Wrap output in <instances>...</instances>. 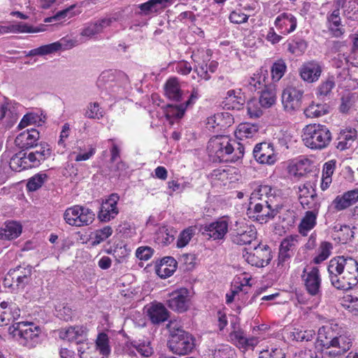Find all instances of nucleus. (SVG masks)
Wrapping results in <instances>:
<instances>
[{
  "mask_svg": "<svg viewBox=\"0 0 358 358\" xmlns=\"http://www.w3.org/2000/svg\"><path fill=\"white\" fill-rule=\"evenodd\" d=\"M327 271L331 285L337 289L350 290L358 283V263L351 257L332 258Z\"/></svg>",
  "mask_w": 358,
  "mask_h": 358,
  "instance_id": "obj_1",
  "label": "nucleus"
},
{
  "mask_svg": "<svg viewBox=\"0 0 358 358\" xmlns=\"http://www.w3.org/2000/svg\"><path fill=\"white\" fill-rule=\"evenodd\" d=\"M254 206L256 219L260 223H266L278 215L281 209L275 203V192L268 185H260L250 195V203Z\"/></svg>",
  "mask_w": 358,
  "mask_h": 358,
  "instance_id": "obj_2",
  "label": "nucleus"
},
{
  "mask_svg": "<svg viewBox=\"0 0 358 358\" xmlns=\"http://www.w3.org/2000/svg\"><path fill=\"white\" fill-rule=\"evenodd\" d=\"M207 150L214 161L220 162H236L243 157L244 154L243 145L228 136L212 137L208 143Z\"/></svg>",
  "mask_w": 358,
  "mask_h": 358,
  "instance_id": "obj_3",
  "label": "nucleus"
},
{
  "mask_svg": "<svg viewBox=\"0 0 358 358\" xmlns=\"http://www.w3.org/2000/svg\"><path fill=\"white\" fill-rule=\"evenodd\" d=\"M166 327L169 331L167 345L173 353L185 355L192 351L195 347L194 338L182 328L178 321L171 320Z\"/></svg>",
  "mask_w": 358,
  "mask_h": 358,
  "instance_id": "obj_4",
  "label": "nucleus"
},
{
  "mask_svg": "<svg viewBox=\"0 0 358 358\" xmlns=\"http://www.w3.org/2000/svg\"><path fill=\"white\" fill-rule=\"evenodd\" d=\"M302 140L308 148L321 150L330 144L332 135L327 126L321 124H310L303 129Z\"/></svg>",
  "mask_w": 358,
  "mask_h": 358,
  "instance_id": "obj_5",
  "label": "nucleus"
},
{
  "mask_svg": "<svg viewBox=\"0 0 358 358\" xmlns=\"http://www.w3.org/2000/svg\"><path fill=\"white\" fill-rule=\"evenodd\" d=\"M10 331L21 345L29 348H34L40 342L41 329L33 322H17L10 328Z\"/></svg>",
  "mask_w": 358,
  "mask_h": 358,
  "instance_id": "obj_6",
  "label": "nucleus"
},
{
  "mask_svg": "<svg viewBox=\"0 0 358 358\" xmlns=\"http://www.w3.org/2000/svg\"><path fill=\"white\" fill-rule=\"evenodd\" d=\"M94 216L92 210L78 205L67 208L64 213L65 222L68 224L75 227H83L92 224Z\"/></svg>",
  "mask_w": 358,
  "mask_h": 358,
  "instance_id": "obj_7",
  "label": "nucleus"
},
{
  "mask_svg": "<svg viewBox=\"0 0 358 358\" xmlns=\"http://www.w3.org/2000/svg\"><path fill=\"white\" fill-rule=\"evenodd\" d=\"M243 257L249 264L256 267H264L271 260V250L267 245L259 244L253 248H245Z\"/></svg>",
  "mask_w": 358,
  "mask_h": 358,
  "instance_id": "obj_8",
  "label": "nucleus"
},
{
  "mask_svg": "<svg viewBox=\"0 0 358 358\" xmlns=\"http://www.w3.org/2000/svg\"><path fill=\"white\" fill-rule=\"evenodd\" d=\"M352 345V338L350 334L343 328L331 343L330 348L325 350L324 354L329 358H342L350 350Z\"/></svg>",
  "mask_w": 358,
  "mask_h": 358,
  "instance_id": "obj_9",
  "label": "nucleus"
},
{
  "mask_svg": "<svg viewBox=\"0 0 358 358\" xmlns=\"http://www.w3.org/2000/svg\"><path fill=\"white\" fill-rule=\"evenodd\" d=\"M256 234L255 229L244 222H236L229 229L231 241L240 245L250 244L256 238Z\"/></svg>",
  "mask_w": 358,
  "mask_h": 358,
  "instance_id": "obj_10",
  "label": "nucleus"
},
{
  "mask_svg": "<svg viewBox=\"0 0 358 358\" xmlns=\"http://www.w3.org/2000/svg\"><path fill=\"white\" fill-rule=\"evenodd\" d=\"M303 91L295 87H287L282 94V104L285 112L294 114L301 106Z\"/></svg>",
  "mask_w": 358,
  "mask_h": 358,
  "instance_id": "obj_11",
  "label": "nucleus"
},
{
  "mask_svg": "<svg viewBox=\"0 0 358 358\" xmlns=\"http://www.w3.org/2000/svg\"><path fill=\"white\" fill-rule=\"evenodd\" d=\"M301 278L309 294L314 296L321 295L322 278L317 267H305Z\"/></svg>",
  "mask_w": 358,
  "mask_h": 358,
  "instance_id": "obj_12",
  "label": "nucleus"
},
{
  "mask_svg": "<svg viewBox=\"0 0 358 358\" xmlns=\"http://www.w3.org/2000/svg\"><path fill=\"white\" fill-rule=\"evenodd\" d=\"M190 299L189 291L186 288H181L169 294L167 305L174 311L183 313L189 308Z\"/></svg>",
  "mask_w": 358,
  "mask_h": 358,
  "instance_id": "obj_13",
  "label": "nucleus"
},
{
  "mask_svg": "<svg viewBox=\"0 0 358 358\" xmlns=\"http://www.w3.org/2000/svg\"><path fill=\"white\" fill-rule=\"evenodd\" d=\"M228 231L229 219L224 217L206 224L202 229V234L213 240L224 238Z\"/></svg>",
  "mask_w": 358,
  "mask_h": 358,
  "instance_id": "obj_14",
  "label": "nucleus"
},
{
  "mask_svg": "<svg viewBox=\"0 0 358 358\" xmlns=\"http://www.w3.org/2000/svg\"><path fill=\"white\" fill-rule=\"evenodd\" d=\"M343 327L337 324L331 323L320 327L317 332V341L327 350L336 336L340 334Z\"/></svg>",
  "mask_w": 358,
  "mask_h": 358,
  "instance_id": "obj_15",
  "label": "nucleus"
},
{
  "mask_svg": "<svg viewBox=\"0 0 358 358\" xmlns=\"http://www.w3.org/2000/svg\"><path fill=\"white\" fill-rule=\"evenodd\" d=\"M32 266L29 265H20L8 271V276L11 278L17 289H23L31 280Z\"/></svg>",
  "mask_w": 358,
  "mask_h": 358,
  "instance_id": "obj_16",
  "label": "nucleus"
},
{
  "mask_svg": "<svg viewBox=\"0 0 358 358\" xmlns=\"http://www.w3.org/2000/svg\"><path fill=\"white\" fill-rule=\"evenodd\" d=\"M119 199L117 194H112L102 202L98 214V217L101 222H109L117 215L119 210L117 204Z\"/></svg>",
  "mask_w": 358,
  "mask_h": 358,
  "instance_id": "obj_17",
  "label": "nucleus"
},
{
  "mask_svg": "<svg viewBox=\"0 0 358 358\" xmlns=\"http://www.w3.org/2000/svg\"><path fill=\"white\" fill-rule=\"evenodd\" d=\"M253 155L259 164L271 165L276 161L273 145L266 142L257 144L253 149Z\"/></svg>",
  "mask_w": 358,
  "mask_h": 358,
  "instance_id": "obj_18",
  "label": "nucleus"
},
{
  "mask_svg": "<svg viewBox=\"0 0 358 358\" xmlns=\"http://www.w3.org/2000/svg\"><path fill=\"white\" fill-rule=\"evenodd\" d=\"M230 340L243 351L253 349L259 343V339L256 336L247 338L243 330L234 327V330L229 334Z\"/></svg>",
  "mask_w": 358,
  "mask_h": 358,
  "instance_id": "obj_19",
  "label": "nucleus"
},
{
  "mask_svg": "<svg viewBox=\"0 0 358 358\" xmlns=\"http://www.w3.org/2000/svg\"><path fill=\"white\" fill-rule=\"evenodd\" d=\"M322 69L320 63L312 60L303 64L299 69L301 79L308 83L317 81L321 76Z\"/></svg>",
  "mask_w": 358,
  "mask_h": 358,
  "instance_id": "obj_20",
  "label": "nucleus"
},
{
  "mask_svg": "<svg viewBox=\"0 0 358 358\" xmlns=\"http://www.w3.org/2000/svg\"><path fill=\"white\" fill-rule=\"evenodd\" d=\"M39 137L40 134L38 130L35 129H27L17 135L15 143L16 146L22 150H28L37 146Z\"/></svg>",
  "mask_w": 358,
  "mask_h": 358,
  "instance_id": "obj_21",
  "label": "nucleus"
},
{
  "mask_svg": "<svg viewBox=\"0 0 358 358\" xmlns=\"http://www.w3.org/2000/svg\"><path fill=\"white\" fill-rule=\"evenodd\" d=\"M274 24L281 34L287 35L296 29L297 22L292 13H282L275 18Z\"/></svg>",
  "mask_w": 358,
  "mask_h": 358,
  "instance_id": "obj_22",
  "label": "nucleus"
},
{
  "mask_svg": "<svg viewBox=\"0 0 358 358\" xmlns=\"http://www.w3.org/2000/svg\"><path fill=\"white\" fill-rule=\"evenodd\" d=\"M19 117L17 106L5 102L0 106V120L7 127H12Z\"/></svg>",
  "mask_w": 358,
  "mask_h": 358,
  "instance_id": "obj_23",
  "label": "nucleus"
},
{
  "mask_svg": "<svg viewBox=\"0 0 358 358\" xmlns=\"http://www.w3.org/2000/svg\"><path fill=\"white\" fill-rule=\"evenodd\" d=\"M358 201V189L348 191L342 196H337L333 201L334 208L340 211L344 210Z\"/></svg>",
  "mask_w": 358,
  "mask_h": 358,
  "instance_id": "obj_24",
  "label": "nucleus"
},
{
  "mask_svg": "<svg viewBox=\"0 0 358 358\" xmlns=\"http://www.w3.org/2000/svg\"><path fill=\"white\" fill-rule=\"evenodd\" d=\"M272 85L268 81V71L264 69L257 71L249 80V87L251 91L260 92Z\"/></svg>",
  "mask_w": 358,
  "mask_h": 358,
  "instance_id": "obj_25",
  "label": "nucleus"
},
{
  "mask_svg": "<svg viewBox=\"0 0 358 358\" xmlns=\"http://www.w3.org/2000/svg\"><path fill=\"white\" fill-rule=\"evenodd\" d=\"M336 8L327 15L328 28L331 34L334 37H341L345 32V29L341 24L340 17V8Z\"/></svg>",
  "mask_w": 358,
  "mask_h": 358,
  "instance_id": "obj_26",
  "label": "nucleus"
},
{
  "mask_svg": "<svg viewBox=\"0 0 358 358\" xmlns=\"http://www.w3.org/2000/svg\"><path fill=\"white\" fill-rule=\"evenodd\" d=\"M336 7L343 10V15L352 20H358V0H334Z\"/></svg>",
  "mask_w": 358,
  "mask_h": 358,
  "instance_id": "obj_27",
  "label": "nucleus"
},
{
  "mask_svg": "<svg viewBox=\"0 0 358 358\" xmlns=\"http://www.w3.org/2000/svg\"><path fill=\"white\" fill-rule=\"evenodd\" d=\"M148 315L152 323L159 324L168 319L169 311L162 303H152L148 309Z\"/></svg>",
  "mask_w": 358,
  "mask_h": 358,
  "instance_id": "obj_28",
  "label": "nucleus"
},
{
  "mask_svg": "<svg viewBox=\"0 0 358 358\" xmlns=\"http://www.w3.org/2000/svg\"><path fill=\"white\" fill-rule=\"evenodd\" d=\"M357 137V131L354 128L341 130L337 138L336 148L340 150L348 149Z\"/></svg>",
  "mask_w": 358,
  "mask_h": 358,
  "instance_id": "obj_29",
  "label": "nucleus"
},
{
  "mask_svg": "<svg viewBox=\"0 0 358 358\" xmlns=\"http://www.w3.org/2000/svg\"><path fill=\"white\" fill-rule=\"evenodd\" d=\"M59 337L71 342L76 341L78 344L85 338V331L83 327H71L65 330H61Z\"/></svg>",
  "mask_w": 358,
  "mask_h": 358,
  "instance_id": "obj_30",
  "label": "nucleus"
},
{
  "mask_svg": "<svg viewBox=\"0 0 358 358\" xmlns=\"http://www.w3.org/2000/svg\"><path fill=\"white\" fill-rule=\"evenodd\" d=\"M36 150L28 155V160L33 166H38L42 161L48 158L51 155V149L47 143L41 144L36 146Z\"/></svg>",
  "mask_w": 358,
  "mask_h": 358,
  "instance_id": "obj_31",
  "label": "nucleus"
},
{
  "mask_svg": "<svg viewBox=\"0 0 358 358\" xmlns=\"http://www.w3.org/2000/svg\"><path fill=\"white\" fill-rule=\"evenodd\" d=\"M319 213L306 211L298 226V230L301 235L306 236L317 224V218Z\"/></svg>",
  "mask_w": 358,
  "mask_h": 358,
  "instance_id": "obj_32",
  "label": "nucleus"
},
{
  "mask_svg": "<svg viewBox=\"0 0 358 358\" xmlns=\"http://www.w3.org/2000/svg\"><path fill=\"white\" fill-rule=\"evenodd\" d=\"M22 233L21 225L15 221H10L5 223L0 229V239L12 240L17 238Z\"/></svg>",
  "mask_w": 358,
  "mask_h": 358,
  "instance_id": "obj_33",
  "label": "nucleus"
},
{
  "mask_svg": "<svg viewBox=\"0 0 358 358\" xmlns=\"http://www.w3.org/2000/svg\"><path fill=\"white\" fill-rule=\"evenodd\" d=\"M166 96L170 100L179 101L182 97V91L179 82L176 78H171L164 85Z\"/></svg>",
  "mask_w": 358,
  "mask_h": 358,
  "instance_id": "obj_34",
  "label": "nucleus"
},
{
  "mask_svg": "<svg viewBox=\"0 0 358 358\" xmlns=\"http://www.w3.org/2000/svg\"><path fill=\"white\" fill-rule=\"evenodd\" d=\"M335 87V79L334 76H329L324 80H322L320 84L317 87L315 94L320 100H326L329 99L332 90Z\"/></svg>",
  "mask_w": 358,
  "mask_h": 358,
  "instance_id": "obj_35",
  "label": "nucleus"
},
{
  "mask_svg": "<svg viewBox=\"0 0 358 358\" xmlns=\"http://www.w3.org/2000/svg\"><path fill=\"white\" fill-rule=\"evenodd\" d=\"M276 101V92L273 85H268L266 89L260 91V96L258 101L264 108L271 107Z\"/></svg>",
  "mask_w": 358,
  "mask_h": 358,
  "instance_id": "obj_36",
  "label": "nucleus"
},
{
  "mask_svg": "<svg viewBox=\"0 0 358 358\" xmlns=\"http://www.w3.org/2000/svg\"><path fill=\"white\" fill-rule=\"evenodd\" d=\"M258 131L259 126L257 124L244 122L238 126L235 134L238 138L243 140V138L253 137Z\"/></svg>",
  "mask_w": 358,
  "mask_h": 358,
  "instance_id": "obj_37",
  "label": "nucleus"
},
{
  "mask_svg": "<svg viewBox=\"0 0 358 358\" xmlns=\"http://www.w3.org/2000/svg\"><path fill=\"white\" fill-rule=\"evenodd\" d=\"M32 166L33 165L29 162L26 153L20 152L10 159V167L15 171H21Z\"/></svg>",
  "mask_w": 358,
  "mask_h": 358,
  "instance_id": "obj_38",
  "label": "nucleus"
},
{
  "mask_svg": "<svg viewBox=\"0 0 358 358\" xmlns=\"http://www.w3.org/2000/svg\"><path fill=\"white\" fill-rule=\"evenodd\" d=\"M62 44L59 42H55L48 45H41L37 48L31 50L28 53L27 56H43L49 54L56 52L62 49Z\"/></svg>",
  "mask_w": 358,
  "mask_h": 358,
  "instance_id": "obj_39",
  "label": "nucleus"
},
{
  "mask_svg": "<svg viewBox=\"0 0 358 358\" xmlns=\"http://www.w3.org/2000/svg\"><path fill=\"white\" fill-rule=\"evenodd\" d=\"M289 338L298 342H308L315 339V332L313 329L302 330L294 329L289 333Z\"/></svg>",
  "mask_w": 358,
  "mask_h": 358,
  "instance_id": "obj_40",
  "label": "nucleus"
},
{
  "mask_svg": "<svg viewBox=\"0 0 358 358\" xmlns=\"http://www.w3.org/2000/svg\"><path fill=\"white\" fill-rule=\"evenodd\" d=\"M155 240L159 244L167 245L174 240L173 231L166 226L161 227L156 232Z\"/></svg>",
  "mask_w": 358,
  "mask_h": 358,
  "instance_id": "obj_41",
  "label": "nucleus"
},
{
  "mask_svg": "<svg viewBox=\"0 0 358 358\" xmlns=\"http://www.w3.org/2000/svg\"><path fill=\"white\" fill-rule=\"evenodd\" d=\"M329 108V106L327 104L312 103L306 108L304 113L308 117H319L327 114L328 113Z\"/></svg>",
  "mask_w": 358,
  "mask_h": 358,
  "instance_id": "obj_42",
  "label": "nucleus"
},
{
  "mask_svg": "<svg viewBox=\"0 0 358 358\" xmlns=\"http://www.w3.org/2000/svg\"><path fill=\"white\" fill-rule=\"evenodd\" d=\"M76 8V5H72L65 9L57 11L53 16L50 17H46L44 20L45 22H52L54 21H59L64 20L66 18H71L73 16L78 14L80 11H78L77 13L73 11V9Z\"/></svg>",
  "mask_w": 358,
  "mask_h": 358,
  "instance_id": "obj_43",
  "label": "nucleus"
},
{
  "mask_svg": "<svg viewBox=\"0 0 358 358\" xmlns=\"http://www.w3.org/2000/svg\"><path fill=\"white\" fill-rule=\"evenodd\" d=\"M287 71V65L283 59L275 62L271 69V79L273 83L278 82L285 75Z\"/></svg>",
  "mask_w": 358,
  "mask_h": 358,
  "instance_id": "obj_44",
  "label": "nucleus"
},
{
  "mask_svg": "<svg viewBox=\"0 0 358 358\" xmlns=\"http://www.w3.org/2000/svg\"><path fill=\"white\" fill-rule=\"evenodd\" d=\"M227 117L230 119V117L227 113H220L210 116L206 120V127L209 130H213L216 127H224L226 124L224 122V119Z\"/></svg>",
  "mask_w": 358,
  "mask_h": 358,
  "instance_id": "obj_45",
  "label": "nucleus"
},
{
  "mask_svg": "<svg viewBox=\"0 0 358 358\" xmlns=\"http://www.w3.org/2000/svg\"><path fill=\"white\" fill-rule=\"evenodd\" d=\"M299 239L300 238L299 235L288 236L281 241L280 248L294 255L299 244Z\"/></svg>",
  "mask_w": 358,
  "mask_h": 358,
  "instance_id": "obj_46",
  "label": "nucleus"
},
{
  "mask_svg": "<svg viewBox=\"0 0 358 358\" xmlns=\"http://www.w3.org/2000/svg\"><path fill=\"white\" fill-rule=\"evenodd\" d=\"M113 234V229L110 227L106 226L102 229L96 230L91 236L92 245H96L106 240Z\"/></svg>",
  "mask_w": 358,
  "mask_h": 358,
  "instance_id": "obj_47",
  "label": "nucleus"
},
{
  "mask_svg": "<svg viewBox=\"0 0 358 358\" xmlns=\"http://www.w3.org/2000/svg\"><path fill=\"white\" fill-rule=\"evenodd\" d=\"M331 249V243L327 241L322 242L318 249V254L314 257L313 262L315 264L323 262L330 256Z\"/></svg>",
  "mask_w": 358,
  "mask_h": 358,
  "instance_id": "obj_48",
  "label": "nucleus"
},
{
  "mask_svg": "<svg viewBox=\"0 0 358 358\" xmlns=\"http://www.w3.org/2000/svg\"><path fill=\"white\" fill-rule=\"evenodd\" d=\"M187 106L184 103L180 105L169 104L166 110V115L168 119H180L181 118Z\"/></svg>",
  "mask_w": 358,
  "mask_h": 358,
  "instance_id": "obj_49",
  "label": "nucleus"
},
{
  "mask_svg": "<svg viewBox=\"0 0 358 358\" xmlns=\"http://www.w3.org/2000/svg\"><path fill=\"white\" fill-rule=\"evenodd\" d=\"M300 203L303 208L308 210H306L307 212L319 213L321 207V200L317 194L306 200L303 199Z\"/></svg>",
  "mask_w": 358,
  "mask_h": 358,
  "instance_id": "obj_50",
  "label": "nucleus"
},
{
  "mask_svg": "<svg viewBox=\"0 0 358 358\" xmlns=\"http://www.w3.org/2000/svg\"><path fill=\"white\" fill-rule=\"evenodd\" d=\"M47 179L48 175L46 173H38L29 180L27 187L29 191H36L43 185Z\"/></svg>",
  "mask_w": 358,
  "mask_h": 358,
  "instance_id": "obj_51",
  "label": "nucleus"
},
{
  "mask_svg": "<svg viewBox=\"0 0 358 358\" xmlns=\"http://www.w3.org/2000/svg\"><path fill=\"white\" fill-rule=\"evenodd\" d=\"M108 337L104 333H101L98 335L96 345L97 350L103 356H108L110 352V348L108 344Z\"/></svg>",
  "mask_w": 358,
  "mask_h": 358,
  "instance_id": "obj_52",
  "label": "nucleus"
},
{
  "mask_svg": "<svg viewBox=\"0 0 358 358\" xmlns=\"http://www.w3.org/2000/svg\"><path fill=\"white\" fill-rule=\"evenodd\" d=\"M307 48V43L303 39L293 40L287 44V50L293 55H300Z\"/></svg>",
  "mask_w": 358,
  "mask_h": 358,
  "instance_id": "obj_53",
  "label": "nucleus"
},
{
  "mask_svg": "<svg viewBox=\"0 0 358 358\" xmlns=\"http://www.w3.org/2000/svg\"><path fill=\"white\" fill-rule=\"evenodd\" d=\"M298 189L299 201L300 203L303 201V199L306 200L317 194L313 185L310 182H306L301 185L299 186Z\"/></svg>",
  "mask_w": 358,
  "mask_h": 358,
  "instance_id": "obj_54",
  "label": "nucleus"
},
{
  "mask_svg": "<svg viewBox=\"0 0 358 358\" xmlns=\"http://www.w3.org/2000/svg\"><path fill=\"white\" fill-rule=\"evenodd\" d=\"M85 116L90 119L99 120L103 116V110L100 107L99 103L94 102L88 104Z\"/></svg>",
  "mask_w": 358,
  "mask_h": 358,
  "instance_id": "obj_55",
  "label": "nucleus"
},
{
  "mask_svg": "<svg viewBox=\"0 0 358 358\" xmlns=\"http://www.w3.org/2000/svg\"><path fill=\"white\" fill-rule=\"evenodd\" d=\"M263 107L256 99H250L247 103L248 114L252 118H257L263 114Z\"/></svg>",
  "mask_w": 358,
  "mask_h": 358,
  "instance_id": "obj_56",
  "label": "nucleus"
},
{
  "mask_svg": "<svg viewBox=\"0 0 358 358\" xmlns=\"http://www.w3.org/2000/svg\"><path fill=\"white\" fill-rule=\"evenodd\" d=\"M195 234V229L192 227L184 229L179 235L177 240V247L186 246Z\"/></svg>",
  "mask_w": 358,
  "mask_h": 358,
  "instance_id": "obj_57",
  "label": "nucleus"
},
{
  "mask_svg": "<svg viewBox=\"0 0 358 358\" xmlns=\"http://www.w3.org/2000/svg\"><path fill=\"white\" fill-rule=\"evenodd\" d=\"M10 28L11 33H36L42 31L41 29L34 28L22 22L10 24Z\"/></svg>",
  "mask_w": 358,
  "mask_h": 358,
  "instance_id": "obj_58",
  "label": "nucleus"
},
{
  "mask_svg": "<svg viewBox=\"0 0 358 358\" xmlns=\"http://www.w3.org/2000/svg\"><path fill=\"white\" fill-rule=\"evenodd\" d=\"M115 76L110 71L103 72L99 77L97 80V85L99 87H104L106 90L110 89L113 87L111 83L114 80Z\"/></svg>",
  "mask_w": 358,
  "mask_h": 358,
  "instance_id": "obj_59",
  "label": "nucleus"
},
{
  "mask_svg": "<svg viewBox=\"0 0 358 358\" xmlns=\"http://www.w3.org/2000/svg\"><path fill=\"white\" fill-rule=\"evenodd\" d=\"M234 351L229 345H221L212 354L213 358H234Z\"/></svg>",
  "mask_w": 358,
  "mask_h": 358,
  "instance_id": "obj_60",
  "label": "nucleus"
},
{
  "mask_svg": "<svg viewBox=\"0 0 358 358\" xmlns=\"http://www.w3.org/2000/svg\"><path fill=\"white\" fill-rule=\"evenodd\" d=\"M292 257L293 255L279 248L277 268L281 271L288 268Z\"/></svg>",
  "mask_w": 358,
  "mask_h": 358,
  "instance_id": "obj_61",
  "label": "nucleus"
},
{
  "mask_svg": "<svg viewBox=\"0 0 358 358\" xmlns=\"http://www.w3.org/2000/svg\"><path fill=\"white\" fill-rule=\"evenodd\" d=\"M119 17L117 14L113 16H106L102 18H99L94 21L96 24V27L99 29L100 33L103 32L104 29L110 27L114 22H117Z\"/></svg>",
  "mask_w": 358,
  "mask_h": 358,
  "instance_id": "obj_62",
  "label": "nucleus"
},
{
  "mask_svg": "<svg viewBox=\"0 0 358 358\" xmlns=\"http://www.w3.org/2000/svg\"><path fill=\"white\" fill-rule=\"evenodd\" d=\"M100 34L99 29L94 22L87 24L80 32L82 36L86 37L90 39L94 36Z\"/></svg>",
  "mask_w": 358,
  "mask_h": 358,
  "instance_id": "obj_63",
  "label": "nucleus"
},
{
  "mask_svg": "<svg viewBox=\"0 0 358 358\" xmlns=\"http://www.w3.org/2000/svg\"><path fill=\"white\" fill-rule=\"evenodd\" d=\"M282 350L279 348H272L260 352L259 358H285Z\"/></svg>",
  "mask_w": 358,
  "mask_h": 358,
  "instance_id": "obj_64",
  "label": "nucleus"
}]
</instances>
